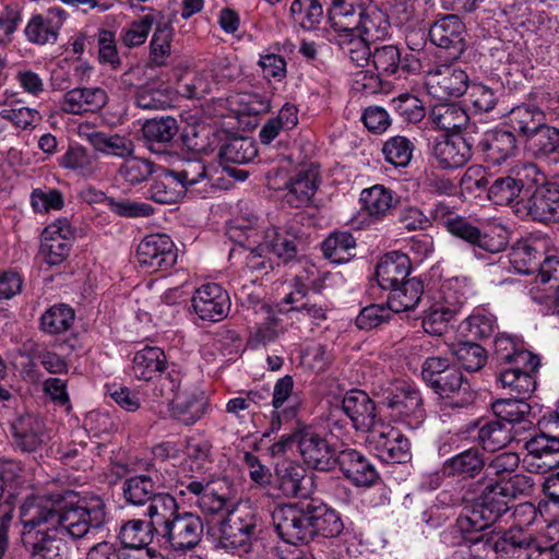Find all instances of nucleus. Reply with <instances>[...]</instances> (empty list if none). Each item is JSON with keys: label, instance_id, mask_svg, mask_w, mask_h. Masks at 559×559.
Instances as JSON below:
<instances>
[{"label": "nucleus", "instance_id": "nucleus-1", "mask_svg": "<svg viewBox=\"0 0 559 559\" xmlns=\"http://www.w3.org/2000/svg\"><path fill=\"white\" fill-rule=\"evenodd\" d=\"M105 503L99 497L79 498L66 490L56 493H27L20 507V542L34 559H70L67 537L76 540L106 522Z\"/></svg>", "mask_w": 559, "mask_h": 559}, {"label": "nucleus", "instance_id": "nucleus-2", "mask_svg": "<svg viewBox=\"0 0 559 559\" xmlns=\"http://www.w3.org/2000/svg\"><path fill=\"white\" fill-rule=\"evenodd\" d=\"M179 493L192 495L205 513H227L217 527V544L221 548L242 556L251 550L257 530V516L248 504L235 503L236 489L226 478L216 481L207 476L183 475L178 480Z\"/></svg>", "mask_w": 559, "mask_h": 559}, {"label": "nucleus", "instance_id": "nucleus-3", "mask_svg": "<svg viewBox=\"0 0 559 559\" xmlns=\"http://www.w3.org/2000/svg\"><path fill=\"white\" fill-rule=\"evenodd\" d=\"M493 360L502 388L522 394L535 391L540 359L525 348L523 341L508 334L497 335L493 341Z\"/></svg>", "mask_w": 559, "mask_h": 559}, {"label": "nucleus", "instance_id": "nucleus-4", "mask_svg": "<svg viewBox=\"0 0 559 559\" xmlns=\"http://www.w3.org/2000/svg\"><path fill=\"white\" fill-rule=\"evenodd\" d=\"M328 19L331 26L356 31L372 44L385 39L391 27L384 11L361 0H331Z\"/></svg>", "mask_w": 559, "mask_h": 559}, {"label": "nucleus", "instance_id": "nucleus-5", "mask_svg": "<svg viewBox=\"0 0 559 559\" xmlns=\"http://www.w3.org/2000/svg\"><path fill=\"white\" fill-rule=\"evenodd\" d=\"M431 219L452 236L489 253H499L508 246L507 230L501 226L480 230L467 217L459 215L450 206L439 203L431 211Z\"/></svg>", "mask_w": 559, "mask_h": 559}, {"label": "nucleus", "instance_id": "nucleus-6", "mask_svg": "<svg viewBox=\"0 0 559 559\" xmlns=\"http://www.w3.org/2000/svg\"><path fill=\"white\" fill-rule=\"evenodd\" d=\"M424 381L441 397L456 399L455 407H465L472 404L476 397L475 391L464 378L461 370L450 364L448 358L428 357L421 367Z\"/></svg>", "mask_w": 559, "mask_h": 559}, {"label": "nucleus", "instance_id": "nucleus-7", "mask_svg": "<svg viewBox=\"0 0 559 559\" xmlns=\"http://www.w3.org/2000/svg\"><path fill=\"white\" fill-rule=\"evenodd\" d=\"M287 451L299 453L314 469L331 471L335 467L337 452L310 424L293 433L282 435V453Z\"/></svg>", "mask_w": 559, "mask_h": 559}, {"label": "nucleus", "instance_id": "nucleus-8", "mask_svg": "<svg viewBox=\"0 0 559 559\" xmlns=\"http://www.w3.org/2000/svg\"><path fill=\"white\" fill-rule=\"evenodd\" d=\"M538 513H540L539 507L536 508L531 502L518 504L512 512L513 524L508 528L493 530L501 549L513 555L515 551H521L533 545L536 534L532 526Z\"/></svg>", "mask_w": 559, "mask_h": 559}, {"label": "nucleus", "instance_id": "nucleus-9", "mask_svg": "<svg viewBox=\"0 0 559 559\" xmlns=\"http://www.w3.org/2000/svg\"><path fill=\"white\" fill-rule=\"evenodd\" d=\"M514 212L522 218L543 224L559 222V185L546 182L536 187L526 200L513 204Z\"/></svg>", "mask_w": 559, "mask_h": 559}, {"label": "nucleus", "instance_id": "nucleus-10", "mask_svg": "<svg viewBox=\"0 0 559 559\" xmlns=\"http://www.w3.org/2000/svg\"><path fill=\"white\" fill-rule=\"evenodd\" d=\"M136 260L139 266L145 272L168 270L177 261V249L169 236L148 235L138 245Z\"/></svg>", "mask_w": 559, "mask_h": 559}, {"label": "nucleus", "instance_id": "nucleus-11", "mask_svg": "<svg viewBox=\"0 0 559 559\" xmlns=\"http://www.w3.org/2000/svg\"><path fill=\"white\" fill-rule=\"evenodd\" d=\"M311 501L299 499L282 501V540L292 544H307L312 540Z\"/></svg>", "mask_w": 559, "mask_h": 559}, {"label": "nucleus", "instance_id": "nucleus-12", "mask_svg": "<svg viewBox=\"0 0 559 559\" xmlns=\"http://www.w3.org/2000/svg\"><path fill=\"white\" fill-rule=\"evenodd\" d=\"M390 415L411 429L418 428L425 419V409L419 390L412 384L403 383L385 399Z\"/></svg>", "mask_w": 559, "mask_h": 559}, {"label": "nucleus", "instance_id": "nucleus-13", "mask_svg": "<svg viewBox=\"0 0 559 559\" xmlns=\"http://www.w3.org/2000/svg\"><path fill=\"white\" fill-rule=\"evenodd\" d=\"M466 28L456 14H445L433 22L428 36L431 43L443 50L445 58L459 59L466 49Z\"/></svg>", "mask_w": 559, "mask_h": 559}, {"label": "nucleus", "instance_id": "nucleus-14", "mask_svg": "<svg viewBox=\"0 0 559 559\" xmlns=\"http://www.w3.org/2000/svg\"><path fill=\"white\" fill-rule=\"evenodd\" d=\"M368 443L377 455L389 463H403L409 457V441L392 426L381 421L368 435Z\"/></svg>", "mask_w": 559, "mask_h": 559}, {"label": "nucleus", "instance_id": "nucleus-15", "mask_svg": "<svg viewBox=\"0 0 559 559\" xmlns=\"http://www.w3.org/2000/svg\"><path fill=\"white\" fill-rule=\"evenodd\" d=\"M177 180L185 186V192H193L202 198L213 193L216 189H227L228 185L221 182L214 174L205 167L200 159H187L171 169Z\"/></svg>", "mask_w": 559, "mask_h": 559}, {"label": "nucleus", "instance_id": "nucleus-16", "mask_svg": "<svg viewBox=\"0 0 559 559\" xmlns=\"http://www.w3.org/2000/svg\"><path fill=\"white\" fill-rule=\"evenodd\" d=\"M191 301L195 314L210 322L222 321L230 309L227 292L216 283H207L197 288Z\"/></svg>", "mask_w": 559, "mask_h": 559}, {"label": "nucleus", "instance_id": "nucleus-17", "mask_svg": "<svg viewBox=\"0 0 559 559\" xmlns=\"http://www.w3.org/2000/svg\"><path fill=\"white\" fill-rule=\"evenodd\" d=\"M509 500L499 493L492 483L486 485L480 497L464 509L483 533L498 522L509 510Z\"/></svg>", "mask_w": 559, "mask_h": 559}, {"label": "nucleus", "instance_id": "nucleus-18", "mask_svg": "<svg viewBox=\"0 0 559 559\" xmlns=\"http://www.w3.org/2000/svg\"><path fill=\"white\" fill-rule=\"evenodd\" d=\"M202 520L191 512L179 513L165 530H160V536L175 550L195 547L202 538Z\"/></svg>", "mask_w": 559, "mask_h": 559}, {"label": "nucleus", "instance_id": "nucleus-19", "mask_svg": "<svg viewBox=\"0 0 559 559\" xmlns=\"http://www.w3.org/2000/svg\"><path fill=\"white\" fill-rule=\"evenodd\" d=\"M341 408L350 419L356 430L369 433L382 421L377 418L374 402L362 390L353 389L347 391L341 401Z\"/></svg>", "mask_w": 559, "mask_h": 559}, {"label": "nucleus", "instance_id": "nucleus-20", "mask_svg": "<svg viewBox=\"0 0 559 559\" xmlns=\"http://www.w3.org/2000/svg\"><path fill=\"white\" fill-rule=\"evenodd\" d=\"M163 472L158 468H148L144 474L128 477L122 484V492L127 503L144 506L151 501L159 489L168 488Z\"/></svg>", "mask_w": 559, "mask_h": 559}, {"label": "nucleus", "instance_id": "nucleus-21", "mask_svg": "<svg viewBox=\"0 0 559 559\" xmlns=\"http://www.w3.org/2000/svg\"><path fill=\"white\" fill-rule=\"evenodd\" d=\"M258 151L252 139L236 136L228 139L219 148L218 157L223 171L238 181H245L249 173L231 167L230 164H248L257 156Z\"/></svg>", "mask_w": 559, "mask_h": 559}, {"label": "nucleus", "instance_id": "nucleus-22", "mask_svg": "<svg viewBox=\"0 0 559 559\" xmlns=\"http://www.w3.org/2000/svg\"><path fill=\"white\" fill-rule=\"evenodd\" d=\"M515 394L514 399H500L491 404V409L495 416L501 423L511 425L512 432L519 435L521 431H527L534 426L533 420L530 418L532 407L527 403L531 394Z\"/></svg>", "mask_w": 559, "mask_h": 559}, {"label": "nucleus", "instance_id": "nucleus-23", "mask_svg": "<svg viewBox=\"0 0 559 559\" xmlns=\"http://www.w3.org/2000/svg\"><path fill=\"white\" fill-rule=\"evenodd\" d=\"M336 465H338L344 476L356 486L370 487L379 479V474L373 464L356 449L347 448L338 451Z\"/></svg>", "mask_w": 559, "mask_h": 559}, {"label": "nucleus", "instance_id": "nucleus-24", "mask_svg": "<svg viewBox=\"0 0 559 559\" xmlns=\"http://www.w3.org/2000/svg\"><path fill=\"white\" fill-rule=\"evenodd\" d=\"M305 407V394L300 390H294L293 377H282V435L293 433L308 425L302 417Z\"/></svg>", "mask_w": 559, "mask_h": 559}, {"label": "nucleus", "instance_id": "nucleus-25", "mask_svg": "<svg viewBox=\"0 0 559 559\" xmlns=\"http://www.w3.org/2000/svg\"><path fill=\"white\" fill-rule=\"evenodd\" d=\"M465 432L472 435L486 452H496L507 447L516 437L512 429L498 419L475 420L467 425Z\"/></svg>", "mask_w": 559, "mask_h": 559}, {"label": "nucleus", "instance_id": "nucleus-26", "mask_svg": "<svg viewBox=\"0 0 559 559\" xmlns=\"http://www.w3.org/2000/svg\"><path fill=\"white\" fill-rule=\"evenodd\" d=\"M430 93L439 98L460 97L468 87V75L460 67L439 64L429 71Z\"/></svg>", "mask_w": 559, "mask_h": 559}, {"label": "nucleus", "instance_id": "nucleus-27", "mask_svg": "<svg viewBox=\"0 0 559 559\" xmlns=\"http://www.w3.org/2000/svg\"><path fill=\"white\" fill-rule=\"evenodd\" d=\"M477 150L484 155L486 162L500 165L515 155L518 141L512 131L491 129L481 135Z\"/></svg>", "mask_w": 559, "mask_h": 559}, {"label": "nucleus", "instance_id": "nucleus-28", "mask_svg": "<svg viewBox=\"0 0 559 559\" xmlns=\"http://www.w3.org/2000/svg\"><path fill=\"white\" fill-rule=\"evenodd\" d=\"M432 155L439 167L443 169L459 168L471 159L473 143L462 135H444L433 144Z\"/></svg>", "mask_w": 559, "mask_h": 559}, {"label": "nucleus", "instance_id": "nucleus-29", "mask_svg": "<svg viewBox=\"0 0 559 559\" xmlns=\"http://www.w3.org/2000/svg\"><path fill=\"white\" fill-rule=\"evenodd\" d=\"M15 445L24 452H35L49 440L44 420L32 414L19 417L12 424Z\"/></svg>", "mask_w": 559, "mask_h": 559}, {"label": "nucleus", "instance_id": "nucleus-30", "mask_svg": "<svg viewBox=\"0 0 559 559\" xmlns=\"http://www.w3.org/2000/svg\"><path fill=\"white\" fill-rule=\"evenodd\" d=\"M486 466V459L478 447H471L445 460L442 464V473L447 477L460 480L476 478Z\"/></svg>", "mask_w": 559, "mask_h": 559}, {"label": "nucleus", "instance_id": "nucleus-31", "mask_svg": "<svg viewBox=\"0 0 559 559\" xmlns=\"http://www.w3.org/2000/svg\"><path fill=\"white\" fill-rule=\"evenodd\" d=\"M412 270L411 259L407 254L391 251L384 254L376 266V280L383 290H389L408 280Z\"/></svg>", "mask_w": 559, "mask_h": 559}, {"label": "nucleus", "instance_id": "nucleus-32", "mask_svg": "<svg viewBox=\"0 0 559 559\" xmlns=\"http://www.w3.org/2000/svg\"><path fill=\"white\" fill-rule=\"evenodd\" d=\"M360 211L373 222L382 221L396 207L399 198L383 185H374L360 192Z\"/></svg>", "mask_w": 559, "mask_h": 559}, {"label": "nucleus", "instance_id": "nucleus-33", "mask_svg": "<svg viewBox=\"0 0 559 559\" xmlns=\"http://www.w3.org/2000/svg\"><path fill=\"white\" fill-rule=\"evenodd\" d=\"M107 103V94L100 87L73 88L63 95L61 109L67 114L81 115L102 109Z\"/></svg>", "mask_w": 559, "mask_h": 559}, {"label": "nucleus", "instance_id": "nucleus-34", "mask_svg": "<svg viewBox=\"0 0 559 559\" xmlns=\"http://www.w3.org/2000/svg\"><path fill=\"white\" fill-rule=\"evenodd\" d=\"M317 189L318 173L312 169H304L286 183V193L283 198L289 206L300 209L310 204Z\"/></svg>", "mask_w": 559, "mask_h": 559}, {"label": "nucleus", "instance_id": "nucleus-35", "mask_svg": "<svg viewBox=\"0 0 559 559\" xmlns=\"http://www.w3.org/2000/svg\"><path fill=\"white\" fill-rule=\"evenodd\" d=\"M544 246L537 240H519L509 252V262L518 273L535 274L545 258Z\"/></svg>", "mask_w": 559, "mask_h": 559}, {"label": "nucleus", "instance_id": "nucleus-36", "mask_svg": "<svg viewBox=\"0 0 559 559\" xmlns=\"http://www.w3.org/2000/svg\"><path fill=\"white\" fill-rule=\"evenodd\" d=\"M80 136L88 141L95 151L112 155L119 158H127L134 153V143L131 139L120 134H107L100 131H85L80 129Z\"/></svg>", "mask_w": 559, "mask_h": 559}, {"label": "nucleus", "instance_id": "nucleus-37", "mask_svg": "<svg viewBox=\"0 0 559 559\" xmlns=\"http://www.w3.org/2000/svg\"><path fill=\"white\" fill-rule=\"evenodd\" d=\"M546 122L545 114L535 105L522 104L513 107L507 115L506 123L516 132L520 138L526 140L534 131Z\"/></svg>", "mask_w": 559, "mask_h": 559}, {"label": "nucleus", "instance_id": "nucleus-38", "mask_svg": "<svg viewBox=\"0 0 559 559\" xmlns=\"http://www.w3.org/2000/svg\"><path fill=\"white\" fill-rule=\"evenodd\" d=\"M424 295V283L417 277L408 278L388 290L386 305L393 312L415 309Z\"/></svg>", "mask_w": 559, "mask_h": 559}, {"label": "nucleus", "instance_id": "nucleus-39", "mask_svg": "<svg viewBox=\"0 0 559 559\" xmlns=\"http://www.w3.org/2000/svg\"><path fill=\"white\" fill-rule=\"evenodd\" d=\"M167 369L166 355L159 347L146 346L136 352L132 360V373L139 380H153Z\"/></svg>", "mask_w": 559, "mask_h": 559}, {"label": "nucleus", "instance_id": "nucleus-40", "mask_svg": "<svg viewBox=\"0 0 559 559\" xmlns=\"http://www.w3.org/2000/svg\"><path fill=\"white\" fill-rule=\"evenodd\" d=\"M169 408L178 421L193 425L205 412V397L195 391H185L171 397Z\"/></svg>", "mask_w": 559, "mask_h": 559}, {"label": "nucleus", "instance_id": "nucleus-41", "mask_svg": "<svg viewBox=\"0 0 559 559\" xmlns=\"http://www.w3.org/2000/svg\"><path fill=\"white\" fill-rule=\"evenodd\" d=\"M528 456L538 468H559V441L549 435L540 433L532 437L525 443Z\"/></svg>", "mask_w": 559, "mask_h": 559}, {"label": "nucleus", "instance_id": "nucleus-42", "mask_svg": "<svg viewBox=\"0 0 559 559\" xmlns=\"http://www.w3.org/2000/svg\"><path fill=\"white\" fill-rule=\"evenodd\" d=\"M156 177L148 190L150 199L160 204H174L185 192V186L180 183L170 169L158 167Z\"/></svg>", "mask_w": 559, "mask_h": 559}, {"label": "nucleus", "instance_id": "nucleus-43", "mask_svg": "<svg viewBox=\"0 0 559 559\" xmlns=\"http://www.w3.org/2000/svg\"><path fill=\"white\" fill-rule=\"evenodd\" d=\"M356 239L349 231H334L321 242V250L325 259L342 264L356 255Z\"/></svg>", "mask_w": 559, "mask_h": 559}, {"label": "nucleus", "instance_id": "nucleus-44", "mask_svg": "<svg viewBox=\"0 0 559 559\" xmlns=\"http://www.w3.org/2000/svg\"><path fill=\"white\" fill-rule=\"evenodd\" d=\"M428 119L437 129L449 132L465 127L468 115L456 103H438L431 107Z\"/></svg>", "mask_w": 559, "mask_h": 559}, {"label": "nucleus", "instance_id": "nucleus-45", "mask_svg": "<svg viewBox=\"0 0 559 559\" xmlns=\"http://www.w3.org/2000/svg\"><path fill=\"white\" fill-rule=\"evenodd\" d=\"M467 513L465 509L456 518L453 525L449 526L443 533V540L452 547H468L475 545L477 535L481 534V530Z\"/></svg>", "mask_w": 559, "mask_h": 559}, {"label": "nucleus", "instance_id": "nucleus-46", "mask_svg": "<svg viewBox=\"0 0 559 559\" xmlns=\"http://www.w3.org/2000/svg\"><path fill=\"white\" fill-rule=\"evenodd\" d=\"M498 537L495 531H489L477 535L475 545L459 548L452 555V559H489L490 551L496 554L497 559H510V554L501 549L498 544Z\"/></svg>", "mask_w": 559, "mask_h": 559}, {"label": "nucleus", "instance_id": "nucleus-47", "mask_svg": "<svg viewBox=\"0 0 559 559\" xmlns=\"http://www.w3.org/2000/svg\"><path fill=\"white\" fill-rule=\"evenodd\" d=\"M179 513L176 499L165 492H157L151 499L146 509V515L150 518L148 523L158 535H160V530H165V526H168Z\"/></svg>", "mask_w": 559, "mask_h": 559}, {"label": "nucleus", "instance_id": "nucleus-48", "mask_svg": "<svg viewBox=\"0 0 559 559\" xmlns=\"http://www.w3.org/2000/svg\"><path fill=\"white\" fill-rule=\"evenodd\" d=\"M310 520L312 538L314 536L335 537L342 533L344 527L338 513L324 503L316 506L311 502Z\"/></svg>", "mask_w": 559, "mask_h": 559}, {"label": "nucleus", "instance_id": "nucleus-49", "mask_svg": "<svg viewBox=\"0 0 559 559\" xmlns=\"http://www.w3.org/2000/svg\"><path fill=\"white\" fill-rule=\"evenodd\" d=\"M524 146L536 158L549 156L559 147V129L545 122L524 140Z\"/></svg>", "mask_w": 559, "mask_h": 559}, {"label": "nucleus", "instance_id": "nucleus-50", "mask_svg": "<svg viewBox=\"0 0 559 559\" xmlns=\"http://www.w3.org/2000/svg\"><path fill=\"white\" fill-rule=\"evenodd\" d=\"M162 20V12L148 10L139 20L131 22L121 31V40L129 47H138L143 45L153 27Z\"/></svg>", "mask_w": 559, "mask_h": 559}, {"label": "nucleus", "instance_id": "nucleus-51", "mask_svg": "<svg viewBox=\"0 0 559 559\" xmlns=\"http://www.w3.org/2000/svg\"><path fill=\"white\" fill-rule=\"evenodd\" d=\"M174 29L168 21L162 15V20L155 25L150 43V60L155 66H165L171 53V40Z\"/></svg>", "mask_w": 559, "mask_h": 559}, {"label": "nucleus", "instance_id": "nucleus-52", "mask_svg": "<svg viewBox=\"0 0 559 559\" xmlns=\"http://www.w3.org/2000/svg\"><path fill=\"white\" fill-rule=\"evenodd\" d=\"M323 13L322 4L318 0H294L289 9L294 24L307 31L317 28Z\"/></svg>", "mask_w": 559, "mask_h": 559}, {"label": "nucleus", "instance_id": "nucleus-53", "mask_svg": "<svg viewBox=\"0 0 559 559\" xmlns=\"http://www.w3.org/2000/svg\"><path fill=\"white\" fill-rule=\"evenodd\" d=\"M74 318V310L68 305H53L41 314L40 328L50 335L61 334L72 326Z\"/></svg>", "mask_w": 559, "mask_h": 559}, {"label": "nucleus", "instance_id": "nucleus-54", "mask_svg": "<svg viewBox=\"0 0 559 559\" xmlns=\"http://www.w3.org/2000/svg\"><path fill=\"white\" fill-rule=\"evenodd\" d=\"M155 530L150 523L142 520H130L120 527L118 538L121 543L119 548H138L147 546L153 539Z\"/></svg>", "mask_w": 559, "mask_h": 559}, {"label": "nucleus", "instance_id": "nucleus-55", "mask_svg": "<svg viewBox=\"0 0 559 559\" xmlns=\"http://www.w3.org/2000/svg\"><path fill=\"white\" fill-rule=\"evenodd\" d=\"M307 472L299 464L292 462L285 467L282 474V496L307 499L311 481L306 478Z\"/></svg>", "mask_w": 559, "mask_h": 559}, {"label": "nucleus", "instance_id": "nucleus-56", "mask_svg": "<svg viewBox=\"0 0 559 559\" xmlns=\"http://www.w3.org/2000/svg\"><path fill=\"white\" fill-rule=\"evenodd\" d=\"M257 316L259 317V322L254 334V341L262 345L274 342L277 338L280 331L278 306L263 304L260 306L259 310H257Z\"/></svg>", "mask_w": 559, "mask_h": 559}, {"label": "nucleus", "instance_id": "nucleus-57", "mask_svg": "<svg viewBox=\"0 0 559 559\" xmlns=\"http://www.w3.org/2000/svg\"><path fill=\"white\" fill-rule=\"evenodd\" d=\"M26 38L36 45L55 43L58 36V23L55 17L41 14L33 15L24 29Z\"/></svg>", "mask_w": 559, "mask_h": 559}, {"label": "nucleus", "instance_id": "nucleus-58", "mask_svg": "<svg viewBox=\"0 0 559 559\" xmlns=\"http://www.w3.org/2000/svg\"><path fill=\"white\" fill-rule=\"evenodd\" d=\"M178 130L177 120L169 116L146 120L142 128L145 140L157 144L171 142Z\"/></svg>", "mask_w": 559, "mask_h": 559}, {"label": "nucleus", "instance_id": "nucleus-59", "mask_svg": "<svg viewBox=\"0 0 559 559\" xmlns=\"http://www.w3.org/2000/svg\"><path fill=\"white\" fill-rule=\"evenodd\" d=\"M124 159V163L119 168V175L131 186H135L147 180L150 176L158 171V166L147 158L134 157L131 155Z\"/></svg>", "mask_w": 559, "mask_h": 559}, {"label": "nucleus", "instance_id": "nucleus-60", "mask_svg": "<svg viewBox=\"0 0 559 559\" xmlns=\"http://www.w3.org/2000/svg\"><path fill=\"white\" fill-rule=\"evenodd\" d=\"M452 353L468 372L479 371L487 361L486 349L474 342H461L453 346Z\"/></svg>", "mask_w": 559, "mask_h": 559}, {"label": "nucleus", "instance_id": "nucleus-61", "mask_svg": "<svg viewBox=\"0 0 559 559\" xmlns=\"http://www.w3.org/2000/svg\"><path fill=\"white\" fill-rule=\"evenodd\" d=\"M413 142L406 136L395 135L382 145L384 159L395 167H406L412 160L414 152Z\"/></svg>", "mask_w": 559, "mask_h": 559}, {"label": "nucleus", "instance_id": "nucleus-62", "mask_svg": "<svg viewBox=\"0 0 559 559\" xmlns=\"http://www.w3.org/2000/svg\"><path fill=\"white\" fill-rule=\"evenodd\" d=\"M542 491L547 499L539 501L540 514L549 521L559 522V467L545 478Z\"/></svg>", "mask_w": 559, "mask_h": 559}, {"label": "nucleus", "instance_id": "nucleus-63", "mask_svg": "<svg viewBox=\"0 0 559 559\" xmlns=\"http://www.w3.org/2000/svg\"><path fill=\"white\" fill-rule=\"evenodd\" d=\"M502 497L509 501L519 497H527L533 492L534 480L525 474H511L492 483Z\"/></svg>", "mask_w": 559, "mask_h": 559}, {"label": "nucleus", "instance_id": "nucleus-64", "mask_svg": "<svg viewBox=\"0 0 559 559\" xmlns=\"http://www.w3.org/2000/svg\"><path fill=\"white\" fill-rule=\"evenodd\" d=\"M134 102L145 110H164L171 107L173 97L167 88L145 85L138 88Z\"/></svg>", "mask_w": 559, "mask_h": 559}]
</instances>
